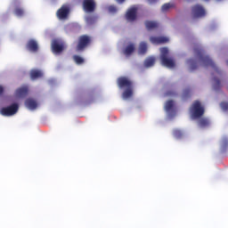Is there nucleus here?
Here are the masks:
<instances>
[{
  "mask_svg": "<svg viewBox=\"0 0 228 228\" xmlns=\"http://www.w3.org/2000/svg\"><path fill=\"white\" fill-rule=\"evenodd\" d=\"M117 3H118L119 4H122L123 3H126V0H116Z\"/></svg>",
  "mask_w": 228,
  "mask_h": 228,
  "instance_id": "nucleus-33",
  "label": "nucleus"
},
{
  "mask_svg": "<svg viewBox=\"0 0 228 228\" xmlns=\"http://www.w3.org/2000/svg\"><path fill=\"white\" fill-rule=\"evenodd\" d=\"M157 0H148V3L150 4H154V3H156Z\"/></svg>",
  "mask_w": 228,
  "mask_h": 228,
  "instance_id": "nucleus-34",
  "label": "nucleus"
},
{
  "mask_svg": "<svg viewBox=\"0 0 228 228\" xmlns=\"http://www.w3.org/2000/svg\"><path fill=\"white\" fill-rule=\"evenodd\" d=\"M118 88H126L123 92V99H129L133 97V82L126 77H120L118 78Z\"/></svg>",
  "mask_w": 228,
  "mask_h": 228,
  "instance_id": "nucleus-2",
  "label": "nucleus"
},
{
  "mask_svg": "<svg viewBox=\"0 0 228 228\" xmlns=\"http://www.w3.org/2000/svg\"><path fill=\"white\" fill-rule=\"evenodd\" d=\"M138 12V9L136 7H132L128 9L126 14V20L129 22H134L136 20V13Z\"/></svg>",
  "mask_w": 228,
  "mask_h": 228,
  "instance_id": "nucleus-11",
  "label": "nucleus"
},
{
  "mask_svg": "<svg viewBox=\"0 0 228 228\" xmlns=\"http://www.w3.org/2000/svg\"><path fill=\"white\" fill-rule=\"evenodd\" d=\"M170 8H174V4L168 3V4H163L161 10L162 12H167V10H170Z\"/></svg>",
  "mask_w": 228,
  "mask_h": 228,
  "instance_id": "nucleus-29",
  "label": "nucleus"
},
{
  "mask_svg": "<svg viewBox=\"0 0 228 228\" xmlns=\"http://www.w3.org/2000/svg\"><path fill=\"white\" fill-rule=\"evenodd\" d=\"M190 111L191 113L192 118H200V117H202L205 113V110L199 101H195L192 103Z\"/></svg>",
  "mask_w": 228,
  "mask_h": 228,
  "instance_id": "nucleus-4",
  "label": "nucleus"
},
{
  "mask_svg": "<svg viewBox=\"0 0 228 228\" xmlns=\"http://www.w3.org/2000/svg\"><path fill=\"white\" fill-rule=\"evenodd\" d=\"M168 48L167 47L160 49V61L164 67L174 69L175 67V61H174V59L168 58Z\"/></svg>",
  "mask_w": 228,
  "mask_h": 228,
  "instance_id": "nucleus-3",
  "label": "nucleus"
},
{
  "mask_svg": "<svg viewBox=\"0 0 228 228\" xmlns=\"http://www.w3.org/2000/svg\"><path fill=\"white\" fill-rule=\"evenodd\" d=\"M133 53H134V45L130 44L126 47L124 54H126V56H131Z\"/></svg>",
  "mask_w": 228,
  "mask_h": 228,
  "instance_id": "nucleus-19",
  "label": "nucleus"
},
{
  "mask_svg": "<svg viewBox=\"0 0 228 228\" xmlns=\"http://www.w3.org/2000/svg\"><path fill=\"white\" fill-rule=\"evenodd\" d=\"M95 1L94 0H84L83 1V8L85 12L87 13H92L95 12Z\"/></svg>",
  "mask_w": 228,
  "mask_h": 228,
  "instance_id": "nucleus-10",
  "label": "nucleus"
},
{
  "mask_svg": "<svg viewBox=\"0 0 228 228\" xmlns=\"http://www.w3.org/2000/svg\"><path fill=\"white\" fill-rule=\"evenodd\" d=\"M86 22L89 25L95 24V22H97V16H87L86 18Z\"/></svg>",
  "mask_w": 228,
  "mask_h": 228,
  "instance_id": "nucleus-24",
  "label": "nucleus"
},
{
  "mask_svg": "<svg viewBox=\"0 0 228 228\" xmlns=\"http://www.w3.org/2000/svg\"><path fill=\"white\" fill-rule=\"evenodd\" d=\"M145 27L149 31H151V29H157V28H159V23L157 21L146 20Z\"/></svg>",
  "mask_w": 228,
  "mask_h": 228,
  "instance_id": "nucleus-16",
  "label": "nucleus"
},
{
  "mask_svg": "<svg viewBox=\"0 0 228 228\" xmlns=\"http://www.w3.org/2000/svg\"><path fill=\"white\" fill-rule=\"evenodd\" d=\"M147 53V43L142 42L139 45V54H145Z\"/></svg>",
  "mask_w": 228,
  "mask_h": 228,
  "instance_id": "nucleus-21",
  "label": "nucleus"
},
{
  "mask_svg": "<svg viewBox=\"0 0 228 228\" xmlns=\"http://www.w3.org/2000/svg\"><path fill=\"white\" fill-rule=\"evenodd\" d=\"M165 110H166V111L170 113V111H172V110H174V101H172V100L167 101L165 105Z\"/></svg>",
  "mask_w": 228,
  "mask_h": 228,
  "instance_id": "nucleus-23",
  "label": "nucleus"
},
{
  "mask_svg": "<svg viewBox=\"0 0 228 228\" xmlns=\"http://www.w3.org/2000/svg\"><path fill=\"white\" fill-rule=\"evenodd\" d=\"M221 108L224 111H227L228 110V102H221Z\"/></svg>",
  "mask_w": 228,
  "mask_h": 228,
  "instance_id": "nucleus-30",
  "label": "nucleus"
},
{
  "mask_svg": "<svg viewBox=\"0 0 228 228\" xmlns=\"http://www.w3.org/2000/svg\"><path fill=\"white\" fill-rule=\"evenodd\" d=\"M155 63H156V59L154 57H150L146 59L144 61L145 67H153Z\"/></svg>",
  "mask_w": 228,
  "mask_h": 228,
  "instance_id": "nucleus-20",
  "label": "nucleus"
},
{
  "mask_svg": "<svg viewBox=\"0 0 228 228\" xmlns=\"http://www.w3.org/2000/svg\"><path fill=\"white\" fill-rule=\"evenodd\" d=\"M191 15L193 19H200V17H206V10L200 4H196L191 7Z\"/></svg>",
  "mask_w": 228,
  "mask_h": 228,
  "instance_id": "nucleus-9",
  "label": "nucleus"
},
{
  "mask_svg": "<svg viewBox=\"0 0 228 228\" xmlns=\"http://www.w3.org/2000/svg\"><path fill=\"white\" fill-rule=\"evenodd\" d=\"M28 92H29L28 87H20L16 90V95L17 97H26V95H28Z\"/></svg>",
  "mask_w": 228,
  "mask_h": 228,
  "instance_id": "nucleus-17",
  "label": "nucleus"
},
{
  "mask_svg": "<svg viewBox=\"0 0 228 228\" xmlns=\"http://www.w3.org/2000/svg\"><path fill=\"white\" fill-rule=\"evenodd\" d=\"M14 15L16 17H24V9H22L20 7H16L14 9Z\"/></svg>",
  "mask_w": 228,
  "mask_h": 228,
  "instance_id": "nucleus-26",
  "label": "nucleus"
},
{
  "mask_svg": "<svg viewBox=\"0 0 228 228\" xmlns=\"http://www.w3.org/2000/svg\"><path fill=\"white\" fill-rule=\"evenodd\" d=\"M73 60L77 65H83V63H85V59L79 55H74Z\"/></svg>",
  "mask_w": 228,
  "mask_h": 228,
  "instance_id": "nucleus-25",
  "label": "nucleus"
},
{
  "mask_svg": "<svg viewBox=\"0 0 228 228\" xmlns=\"http://www.w3.org/2000/svg\"><path fill=\"white\" fill-rule=\"evenodd\" d=\"M40 77H44V72L40 69H32L30 71V78L32 81H35V79H40Z\"/></svg>",
  "mask_w": 228,
  "mask_h": 228,
  "instance_id": "nucleus-14",
  "label": "nucleus"
},
{
  "mask_svg": "<svg viewBox=\"0 0 228 228\" xmlns=\"http://www.w3.org/2000/svg\"><path fill=\"white\" fill-rule=\"evenodd\" d=\"M19 111V104L12 103L11 106L4 107L0 110V113L3 117H12V115H15Z\"/></svg>",
  "mask_w": 228,
  "mask_h": 228,
  "instance_id": "nucleus-7",
  "label": "nucleus"
},
{
  "mask_svg": "<svg viewBox=\"0 0 228 228\" xmlns=\"http://www.w3.org/2000/svg\"><path fill=\"white\" fill-rule=\"evenodd\" d=\"M70 15V6L69 4H63L56 12V16L60 20H66Z\"/></svg>",
  "mask_w": 228,
  "mask_h": 228,
  "instance_id": "nucleus-8",
  "label": "nucleus"
},
{
  "mask_svg": "<svg viewBox=\"0 0 228 228\" xmlns=\"http://www.w3.org/2000/svg\"><path fill=\"white\" fill-rule=\"evenodd\" d=\"M188 97H191V89L187 88L183 90V99H188Z\"/></svg>",
  "mask_w": 228,
  "mask_h": 228,
  "instance_id": "nucleus-27",
  "label": "nucleus"
},
{
  "mask_svg": "<svg viewBox=\"0 0 228 228\" xmlns=\"http://www.w3.org/2000/svg\"><path fill=\"white\" fill-rule=\"evenodd\" d=\"M194 53L199 58L200 63L203 65V67H212L215 70V74H216L218 77H214V89L220 90L222 88V83L220 82V78L222 77V71L216 67V64L209 58L208 55H206V53L202 48H194Z\"/></svg>",
  "mask_w": 228,
  "mask_h": 228,
  "instance_id": "nucleus-1",
  "label": "nucleus"
},
{
  "mask_svg": "<svg viewBox=\"0 0 228 228\" xmlns=\"http://www.w3.org/2000/svg\"><path fill=\"white\" fill-rule=\"evenodd\" d=\"M3 94H4V87L0 86V97L3 95Z\"/></svg>",
  "mask_w": 228,
  "mask_h": 228,
  "instance_id": "nucleus-32",
  "label": "nucleus"
},
{
  "mask_svg": "<svg viewBox=\"0 0 228 228\" xmlns=\"http://www.w3.org/2000/svg\"><path fill=\"white\" fill-rule=\"evenodd\" d=\"M92 44V37L88 35H82L78 37V43L77 45L76 50L79 53L85 51L86 47H88Z\"/></svg>",
  "mask_w": 228,
  "mask_h": 228,
  "instance_id": "nucleus-5",
  "label": "nucleus"
},
{
  "mask_svg": "<svg viewBox=\"0 0 228 228\" xmlns=\"http://www.w3.org/2000/svg\"><path fill=\"white\" fill-rule=\"evenodd\" d=\"M173 135L175 136V138H183V131L179 129H175L173 131Z\"/></svg>",
  "mask_w": 228,
  "mask_h": 228,
  "instance_id": "nucleus-28",
  "label": "nucleus"
},
{
  "mask_svg": "<svg viewBox=\"0 0 228 228\" xmlns=\"http://www.w3.org/2000/svg\"><path fill=\"white\" fill-rule=\"evenodd\" d=\"M150 41L155 45H159L160 44H167L169 39L167 37H151Z\"/></svg>",
  "mask_w": 228,
  "mask_h": 228,
  "instance_id": "nucleus-12",
  "label": "nucleus"
},
{
  "mask_svg": "<svg viewBox=\"0 0 228 228\" xmlns=\"http://www.w3.org/2000/svg\"><path fill=\"white\" fill-rule=\"evenodd\" d=\"M187 63H189L190 65V69L192 71V70H196L197 69V60L195 59H189L187 61Z\"/></svg>",
  "mask_w": 228,
  "mask_h": 228,
  "instance_id": "nucleus-22",
  "label": "nucleus"
},
{
  "mask_svg": "<svg viewBox=\"0 0 228 228\" xmlns=\"http://www.w3.org/2000/svg\"><path fill=\"white\" fill-rule=\"evenodd\" d=\"M209 119L208 118H200L199 119L200 127H209Z\"/></svg>",
  "mask_w": 228,
  "mask_h": 228,
  "instance_id": "nucleus-18",
  "label": "nucleus"
},
{
  "mask_svg": "<svg viewBox=\"0 0 228 228\" xmlns=\"http://www.w3.org/2000/svg\"><path fill=\"white\" fill-rule=\"evenodd\" d=\"M227 65H228V61H226Z\"/></svg>",
  "mask_w": 228,
  "mask_h": 228,
  "instance_id": "nucleus-35",
  "label": "nucleus"
},
{
  "mask_svg": "<svg viewBox=\"0 0 228 228\" xmlns=\"http://www.w3.org/2000/svg\"><path fill=\"white\" fill-rule=\"evenodd\" d=\"M52 51L53 54H61L65 51V42L60 39H53L52 42Z\"/></svg>",
  "mask_w": 228,
  "mask_h": 228,
  "instance_id": "nucleus-6",
  "label": "nucleus"
},
{
  "mask_svg": "<svg viewBox=\"0 0 228 228\" xmlns=\"http://www.w3.org/2000/svg\"><path fill=\"white\" fill-rule=\"evenodd\" d=\"M26 47L30 53H38V43L35 39L28 40Z\"/></svg>",
  "mask_w": 228,
  "mask_h": 228,
  "instance_id": "nucleus-13",
  "label": "nucleus"
},
{
  "mask_svg": "<svg viewBox=\"0 0 228 228\" xmlns=\"http://www.w3.org/2000/svg\"><path fill=\"white\" fill-rule=\"evenodd\" d=\"M109 12H110V13H115L117 12V7L113 6V5H110L109 7Z\"/></svg>",
  "mask_w": 228,
  "mask_h": 228,
  "instance_id": "nucleus-31",
  "label": "nucleus"
},
{
  "mask_svg": "<svg viewBox=\"0 0 228 228\" xmlns=\"http://www.w3.org/2000/svg\"><path fill=\"white\" fill-rule=\"evenodd\" d=\"M25 106L28 108V110H37V107L38 106V104L37 103V101H35L34 99L28 98L25 101Z\"/></svg>",
  "mask_w": 228,
  "mask_h": 228,
  "instance_id": "nucleus-15",
  "label": "nucleus"
}]
</instances>
